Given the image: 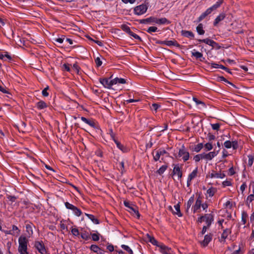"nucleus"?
I'll use <instances>...</instances> for the list:
<instances>
[{
	"label": "nucleus",
	"instance_id": "39",
	"mask_svg": "<svg viewBox=\"0 0 254 254\" xmlns=\"http://www.w3.org/2000/svg\"><path fill=\"white\" fill-rule=\"evenodd\" d=\"M167 168V165H163L157 171V173L159 175H162L166 170Z\"/></svg>",
	"mask_w": 254,
	"mask_h": 254
},
{
	"label": "nucleus",
	"instance_id": "42",
	"mask_svg": "<svg viewBox=\"0 0 254 254\" xmlns=\"http://www.w3.org/2000/svg\"><path fill=\"white\" fill-rule=\"evenodd\" d=\"M174 208L176 211V214L178 215L179 217L182 216V214L180 211V206L179 203L174 206Z\"/></svg>",
	"mask_w": 254,
	"mask_h": 254
},
{
	"label": "nucleus",
	"instance_id": "17",
	"mask_svg": "<svg viewBox=\"0 0 254 254\" xmlns=\"http://www.w3.org/2000/svg\"><path fill=\"white\" fill-rule=\"evenodd\" d=\"M158 247L160 249V252L163 254H172V250L171 248L166 246L163 244H159Z\"/></svg>",
	"mask_w": 254,
	"mask_h": 254
},
{
	"label": "nucleus",
	"instance_id": "20",
	"mask_svg": "<svg viewBox=\"0 0 254 254\" xmlns=\"http://www.w3.org/2000/svg\"><path fill=\"white\" fill-rule=\"evenodd\" d=\"M33 227H35L34 224L31 222L26 224V231L28 234L29 237H30L33 235Z\"/></svg>",
	"mask_w": 254,
	"mask_h": 254
},
{
	"label": "nucleus",
	"instance_id": "5",
	"mask_svg": "<svg viewBox=\"0 0 254 254\" xmlns=\"http://www.w3.org/2000/svg\"><path fill=\"white\" fill-rule=\"evenodd\" d=\"M148 8L147 5L145 4H142L139 5L135 6L134 9V13L135 14L137 15H140L144 14Z\"/></svg>",
	"mask_w": 254,
	"mask_h": 254
},
{
	"label": "nucleus",
	"instance_id": "54",
	"mask_svg": "<svg viewBox=\"0 0 254 254\" xmlns=\"http://www.w3.org/2000/svg\"><path fill=\"white\" fill-rule=\"evenodd\" d=\"M159 107H160V105L159 104L157 103H153L151 106V109L156 112Z\"/></svg>",
	"mask_w": 254,
	"mask_h": 254
},
{
	"label": "nucleus",
	"instance_id": "9",
	"mask_svg": "<svg viewBox=\"0 0 254 254\" xmlns=\"http://www.w3.org/2000/svg\"><path fill=\"white\" fill-rule=\"evenodd\" d=\"M100 82L103 85V86L105 88L110 89L112 85H114L113 82V80H110L109 79L105 78H100L99 79Z\"/></svg>",
	"mask_w": 254,
	"mask_h": 254
},
{
	"label": "nucleus",
	"instance_id": "38",
	"mask_svg": "<svg viewBox=\"0 0 254 254\" xmlns=\"http://www.w3.org/2000/svg\"><path fill=\"white\" fill-rule=\"evenodd\" d=\"M127 33L134 39L138 40L140 42L142 41L141 38L138 35L132 32L131 30H130Z\"/></svg>",
	"mask_w": 254,
	"mask_h": 254
},
{
	"label": "nucleus",
	"instance_id": "45",
	"mask_svg": "<svg viewBox=\"0 0 254 254\" xmlns=\"http://www.w3.org/2000/svg\"><path fill=\"white\" fill-rule=\"evenodd\" d=\"M248 166L250 167H251L253 164V161L254 160V156H253L252 155H249L248 156Z\"/></svg>",
	"mask_w": 254,
	"mask_h": 254
},
{
	"label": "nucleus",
	"instance_id": "33",
	"mask_svg": "<svg viewBox=\"0 0 254 254\" xmlns=\"http://www.w3.org/2000/svg\"><path fill=\"white\" fill-rule=\"evenodd\" d=\"M197 168H196L188 176L189 181H191L197 176Z\"/></svg>",
	"mask_w": 254,
	"mask_h": 254
},
{
	"label": "nucleus",
	"instance_id": "56",
	"mask_svg": "<svg viewBox=\"0 0 254 254\" xmlns=\"http://www.w3.org/2000/svg\"><path fill=\"white\" fill-rule=\"evenodd\" d=\"M49 89V86H47L46 88H45L42 92V95L44 97H47L49 95V93L48 92H47V90Z\"/></svg>",
	"mask_w": 254,
	"mask_h": 254
},
{
	"label": "nucleus",
	"instance_id": "24",
	"mask_svg": "<svg viewBox=\"0 0 254 254\" xmlns=\"http://www.w3.org/2000/svg\"><path fill=\"white\" fill-rule=\"evenodd\" d=\"M182 35L186 37L193 38L194 34L190 31L182 30L181 31Z\"/></svg>",
	"mask_w": 254,
	"mask_h": 254
},
{
	"label": "nucleus",
	"instance_id": "41",
	"mask_svg": "<svg viewBox=\"0 0 254 254\" xmlns=\"http://www.w3.org/2000/svg\"><path fill=\"white\" fill-rule=\"evenodd\" d=\"M92 239L94 241H98L100 239V234L97 233H91Z\"/></svg>",
	"mask_w": 254,
	"mask_h": 254
},
{
	"label": "nucleus",
	"instance_id": "61",
	"mask_svg": "<svg viewBox=\"0 0 254 254\" xmlns=\"http://www.w3.org/2000/svg\"><path fill=\"white\" fill-rule=\"evenodd\" d=\"M222 185L224 187H227V186H232V183L230 181H225L222 183Z\"/></svg>",
	"mask_w": 254,
	"mask_h": 254
},
{
	"label": "nucleus",
	"instance_id": "25",
	"mask_svg": "<svg viewBox=\"0 0 254 254\" xmlns=\"http://www.w3.org/2000/svg\"><path fill=\"white\" fill-rule=\"evenodd\" d=\"M165 45L180 47V45L176 40H166Z\"/></svg>",
	"mask_w": 254,
	"mask_h": 254
},
{
	"label": "nucleus",
	"instance_id": "44",
	"mask_svg": "<svg viewBox=\"0 0 254 254\" xmlns=\"http://www.w3.org/2000/svg\"><path fill=\"white\" fill-rule=\"evenodd\" d=\"M72 211L74 212V214L78 217L80 216L82 214L81 210L76 206L74 207V209Z\"/></svg>",
	"mask_w": 254,
	"mask_h": 254
},
{
	"label": "nucleus",
	"instance_id": "51",
	"mask_svg": "<svg viewBox=\"0 0 254 254\" xmlns=\"http://www.w3.org/2000/svg\"><path fill=\"white\" fill-rule=\"evenodd\" d=\"M64 205L65 207L68 209H70L73 210L75 207L74 205H72V204L69 203L68 202H65L64 203Z\"/></svg>",
	"mask_w": 254,
	"mask_h": 254
},
{
	"label": "nucleus",
	"instance_id": "26",
	"mask_svg": "<svg viewBox=\"0 0 254 254\" xmlns=\"http://www.w3.org/2000/svg\"><path fill=\"white\" fill-rule=\"evenodd\" d=\"M146 237L149 242H150L153 245L156 246L158 247L159 245H158L157 241L154 238V237L150 236L148 234L146 235Z\"/></svg>",
	"mask_w": 254,
	"mask_h": 254
},
{
	"label": "nucleus",
	"instance_id": "49",
	"mask_svg": "<svg viewBox=\"0 0 254 254\" xmlns=\"http://www.w3.org/2000/svg\"><path fill=\"white\" fill-rule=\"evenodd\" d=\"M203 146L207 151L211 150L213 148L212 144L210 142L206 143Z\"/></svg>",
	"mask_w": 254,
	"mask_h": 254
},
{
	"label": "nucleus",
	"instance_id": "11",
	"mask_svg": "<svg viewBox=\"0 0 254 254\" xmlns=\"http://www.w3.org/2000/svg\"><path fill=\"white\" fill-rule=\"evenodd\" d=\"M225 174L224 173H217L212 170L211 173H209L207 176V178H216V179H223L225 177Z\"/></svg>",
	"mask_w": 254,
	"mask_h": 254
},
{
	"label": "nucleus",
	"instance_id": "53",
	"mask_svg": "<svg viewBox=\"0 0 254 254\" xmlns=\"http://www.w3.org/2000/svg\"><path fill=\"white\" fill-rule=\"evenodd\" d=\"M81 237L83 239L85 240H88L90 238V237H89V235L88 233H86V232L82 233L81 234Z\"/></svg>",
	"mask_w": 254,
	"mask_h": 254
},
{
	"label": "nucleus",
	"instance_id": "13",
	"mask_svg": "<svg viewBox=\"0 0 254 254\" xmlns=\"http://www.w3.org/2000/svg\"><path fill=\"white\" fill-rule=\"evenodd\" d=\"M172 174L173 175H177L178 176V179H180L182 177L183 173L181 171V167L179 166V164H176L175 165Z\"/></svg>",
	"mask_w": 254,
	"mask_h": 254
},
{
	"label": "nucleus",
	"instance_id": "4",
	"mask_svg": "<svg viewBox=\"0 0 254 254\" xmlns=\"http://www.w3.org/2000/svg\"><path fill=\"white\" fill-rule=\"evenodd\" d=\"M178 156L179 157H182L184 162L188 161L190 158V153L186 150L184 145H183L182 147L179 149Z\"/></svg>",
	"mask_w": 254,
	"mask_h": 254
},
{
	"label": "nucleus",
	"instance_id": "23",
	"mask_svg": "<svg viewBox=\"0 0 254 254\" xmlns=\"http://www.w3.org/2000/svg\"><path fill=\"white\" fill-rule=\"evenodd\" d=\"M203 144L202 143H199L197 145H194L193 147H190V150L192 151L195 152H199L203 148Z\"/></svg>",
	"mask_w": 254,
	"mask_h": 254
},
{
	"label": "nucleus",
	"instance_id": "52",
	"mask_svg": "<svg viewBox=\"0 0 254 254\" xmlns=\"http://www.w3.org/2000/svg\"><path fill=\"white\" fill-rule=\"evenodd\" d=\"M157 27L151 26L148 28V29L146 30V31L149 33H151L152 32H155L157 31Z\"/></svg>",
	"mask_w": 254,
	"mask_h": 254
},
{
	"label": "nucleus",
	"instance_id": "22",
	"mask_svg": "<svg viewBox=\"0 0 254 254\" xmlns=\"http://www.w3.org/2000/svg\"><path fill=\"white\" fill-rule=\"evenodd\" d=\"M171 22L170 21H169L167 18L164 17L161 18H157L156 17V20L155 21V23H156L157 24L161 25V24H170Z\"/></svg>",
	"mask_w": 254,
	"mask_h": 254
},
{
	"label": "nucleus",
	"instance_id": "63",
	"mask_svg": "<svg viewBox=\"0 0 254 254\" xmlns=\"http://www.w3.org/2000/svg\"><path fill=\"white\" fill-rule=\"evenodd\" d=\"M107 249L110 252H112L114 251V246L112 244H109L108 243L107 245Z\"/></svg>",
	"mask_w": 254,
	"mask_h": 254
},
{
	"label": "nucleus",
	"instance_id": "6",
	"mask_svg": "<svg viewBox=\"0 0 254 254\" xmlns=\"http://www.w3.org/2000/svg\"><path fill=\"white\" fill-rule=\"evenodd\" d=\"M166 154H168V153L165 149L161 148L157 150H154L152 152L153 159L155 161H158L161 156H163Z\"/></svg>",
	"mask_w": 254,
	"mask_h": 254
},
{
	"label": "nucleus",
	"instance_id": "40",
	"mask_svg": "<svg viewBox=\"0 0 254 254\" xmlns=\"http://www.w3.org/2000/svg\"><path fill=\"white\" fill-rule=\"evenodd\" d=\"M5 53V54L3 55L2 53L0 52V59L2 60H5L4 58H6L8 60H11V57H10V56L9 55L7 52H6Z\"/></svg>",
	"mask_w": 254,
	"mask_h": 254
},
{
	"label": "nucleus",
	"instance_id": "64",
	"mask_svg": "<svg viewBox=\"0 0 254 254\" xmlns=\"http://www.w3.org/2000/svg\"><path fill=\"white\" fill-rule=\"evenodd\" d=\"M70 65L68 64H63V67L64 70H65L67 71H69L70 70Z\"/></svg>",
	"mask_w": 254,
	"mask_h": 254
},
{
	"label": "nucleus",
	"instance_id": "36",
	"mask_svg": "<svg viewBox=\"0 0 254 254\" xmlns=\"http://www.w3.org/2000/svg\"><path fill=\"white\" fill-rule=\"evenodd\" d=\"M114 142L116 143V144L117 145V146L119 149H120L122 151H124V152L125 151L126 148L119 141H118L117 139H116L114 140Z\"/></svg>",
	"mask_w": 254,
	"mask_h": 254
},
{
	"label": "nucleus",
	"instance_id": "55",
	"mask_svg": "<svg viewBox=\"0 0 254 254\" xmlns=\"http://www.w3.org/2000/svg\"><path fill=\"white\" fill-rule=\"evenodd\" d=\"M224 146L227 148H230L232 147V142L227 140L224 143Z\"/></svg>",
	"mask_w": 254,
	"mask_h": 254
},
{
	"label": "nucleus",
	"instance_id": "62",
	"mask_svg": "<svg viewBox=\"0 0 254 254\" xmlns=\"http://www.w3.org/2000/svg\"><path fill=\"white\" fill-rule=\"evenodd\" d=\"M109 133L110 134L111 137L114 141L116 139L115 137V134L113 132V129L112 128L109 129Z\"/></svg>",
	"mask_w": 254,
	"mask_h": 254
},
{
	"label": "nucleus",
	"instance_id": "46",
	"mask_svg": "<svg viewBox=\"0 0 254 254\" xmlns=\"http://www.w3.org/2000/svg\"><path fill=\"white\" fill-rule=\"evenodd\" d=\"M99 248H100L96 245H92L90 247L91 251L96 253H98V251L99 250Z\"/></svg>",
	"mask_w": 254,
	"mask_h": 254
},
{
	"label": "nucleus",
	"instance_id": "16",
	"mask_svg": "<svg viewBox=\"0 0 254 254\" xmlns=\"http://www.w3.org/2000/svg\"><path fill=\"white\" fill-rule=\"evenodd\" d=\"M213 234L209 233L204 236V240L201 242V245L204 247H206L209 243L212 240Z\"/></svg>",
	"mask_w": 254,
	"mask_h": 254
},
{
	"label": "nucleus",
	"instance_id": "60",
	"mask_svg": "<svg viewBox=\"0 0 254 254\" xmlns=\"http://www.w3.org/2000/svg\"><path fill=\"white\" fill-rule=\"evenodd\" d=\"M95 63H96V65L97 67L101 66L102 64V62L101 61L100 58H99V57H97L95 59Z\"/></svg>",
	"mask_w": 254,
	"mask_h": 254
},
{
	"label": "nucleus",
	"instance_id": "34",
	"mask_svg": "<svg viewBox=\"0 0 254 254\" xmlns=\"http://www.w3.org/2000/svg\"><path fill=\"white\" fill-rule=\"evenodd\" d=\"M216 192V189L213 187H211L207 190V193L209 197H212Z\"/></svg>",
	"mask_w": 254,
	"mask_h": 254
},
{
	"label": "nucleus",
	"instance_id": "10",
	"mask_svg": "<svg viewBox=\"0 0 254 254\" xmlns=\"http://www.w3.org/2000/svg\"><path fill=\"white\" fill-rule=\"evenodd\" d=\"M214 221V215L211 213L205 214L204 215L203 221L206 224V226L210 227Z\"/></svg>",
	"mask_w": 254,
	"mask_h": 254
},
{
	"label": "nucleus",
	"instance_id": "47",
	"mask_svg": "<svg viewBox=\"0 0 254 254\" xmlns=\"http://www.w3.org/2000/svg\"><path fill=\"white\" fill-rule=\"evenodd\" d=\"M248 217V215L246 212H243L242 214V221L243 223V224H245L247 222V218Z\"/></svg>",
	"mask_w": 254,
	"mask_h": 254
},
{
	"label": "nucleus",
	"instance_id": "58",
	"mask_svg": "<svg viewBox=\"0 0 254 254\" xmlns=\"http://www.w3.org/2000/svg\"><path fill=\"white\" fill-rule=\"evenodd\" d=\"M211 127L213 129L218 130L220 128V124L218 123L211 124Z\"/></svg>",
	"mask_w": 254,
	"mask_h": 254
},
{
	"label": "nucleus",
	"instance_id": "50",
	"mask_svg": "<svg viewBox=\"0 0 254 254\" xmlns=\"http://www.w3.org/2000/svg\"><path fill=\"white\" fill-rule=\"evenodd\" d=\"M253 194H251L248 196L247 199V202H251L252 201H253L254 200V189H253Z\"/></svg>",
	"mask_w": 254,
	"mask_h": 254
},
{
	"label": "nucleus",
	"instance_id": "48",
	"mask_svg": "<svg viewBox=\"0 0 254 254\" xmlns=\"http://www.w3.org/2000/svg\"><path fill=\"white\" fill-rule=\"evenodd\" d=\"M121 28L127 33L130 30L129 27L126 24H122L121 26Z\"/></svg>",
	"mask_w": 254,
	"mask_h": 254
},
{
	"label": "nucleus",
	"instance_id": "43",
	"mask_svg": "<svg viewBox=\"0 0 254 254\" xmlns=\"http://www.w3.org/2000/svg\"><path fill=\"white\" fill-rule=\"evenodd\" d=\"M122 248H123L124 250L126 251L129 254H133V251L132 250L127 246L125 245H122L121 246Z\"/></svg>",
	"mask_w": 254,
	"mask_h": 254
},
{
	"label": "nucleus",
	"instance_id": "7",
	"mask_svg": "<svg viewBox=\"0 0 254 254\" xmlns=\"http://www.w3.org/2000/svg\"><path fill=\"white\" fill-rule=\"evenodd\" d=\"M34 247L41 254H47V251L42 241H36Z\"/></svg>",
	"mask_w": 254,
	"mask_h": 254
},
{
	"label": "nucleus",
	"instance_id": "19",
	"mask_svg": "<svg viewBox=\"0 0 254 254\" xmlns=\"http://www.w3.org/2000/svg\"><path fill=\"white\" fill-rule=\"evenodd\" d=\"M81 120L90 127L93 128L96 127V124L92 119H88L84 117H81Z\"/></svg>",
	"mask_w": 254,
	"mask_h": 254
},
{
	"label": "nucleus",
	"instance_id": "35",
	"mask_svg": "<svg viewBox=\"0 0 254 254\" xmlns=\"http://www.w3.org/2000/svg\"><path fill=\"white\" fill-rule=\"evenodd\" d=\"M86 216L95 224H98L99 223V221L97 218H95L94 216L92 214H86Z\"/></svg>",
	"mask_w": 254,
	"mask_h": 254
},
{
	"label": "nucleus",
	"instance_id": "3",
	"mask_svg": "<svg viewBox=\"0 0 254 254\" xmlns=\"http://www.w3.org/2000/svg\"><path fill=\"white\" fill-rule=\"evenodd\" d=\"M124 204L125 206L128 208V211L132 213L133 215H135L137 216V218H139L140 214L138 212L137 207L136 205H133L132 203H130L129 201L127 200H125L124 201Z\"/></svg>",
	"mask_w": 254,
	"mask_h": 254
},
{
	"label": "nucleus",
	"instance_id": "59",
	"mask_svg": "<svg viewBox=\"0 0 254 254\" xmlns=\"http://www.w3.org/2000/svg\"><path fill=\"white\" fill-rule=\"evenodd\" d=\"M193 100L196 103V104H202L203 107L205 106V104L204 102L198 100L196 98H193Z\"/></svg>",
	"mask_w": 254,
	"mask_h": 254
},
{
	"label": "nucleus",
	"instance_id": "8",
	"mask_svg": "<svg viewBox=\"0 0 254 254\" xmlns=\"http://www.w3.org/2000/svg\"><path fill=\"white\" fill-rule=\"evenodd\" d=\"M201 198L202 197L200 195H199L196 200L194 205L192 206V210L193 213L197 212L198 210L200 209L202 202Z\"/></svg>",
	"mask_w": 254,
	"mask_h": 254
},
{
	"label": "nucleus",
	"instance_id": "27",
	"mask_svg": "<svg viewBox=\"0 0 254 254\" xmlns=\"http://www.w3.org/2000/svg\"><path fill=\"white\" fill-rule=\"evenodd\" d=\"M217 153L215 151H212L208 153H206V161L211 160L217 155Z\"/></svg>",
	"mask_w": 254,
	"mask_h": 254
},
{
	"label": "nucleus",
	"instance_id": "31",
	"mask_svg": "<svg viewBox=\"0 0 254 254\" xmlns=\"http://www.w3.org/2000/svg\"><path fill=\"white\" fill-rule=\"evenodd\" d=\"M194 201V195H192L189 199L187 203L186 211L188 212L189 209Z\"/></svg>",
	"mask_w": 254,
	"mask_h": 254
},
{
	"label": "nucleus",
	"instance_id": "1",
	"mask_svg": "<svg viewBox=\"0 0 254 254\" xmlns=\"http://www.w3.org/2000/svg\"><path fill=\"white\" fill-rule=\"evenodd\" d=\"M224 2V0H218L212 6L207 8L204 12H203L198 18L197 22H199L205 18L208 15L210 14L213 11L218 8Z\"/></svg>",
	"mask_w": 254,
	"mask_h": 254
},
{
	"label": "nucleus",
	"instance_id": "57",
	"mask_svg": "<svg viewBox=\"0 0 254 254\" xmlns=\"http://www.w3.org/2000/svg\"><path fill=\"white\" fill-rule=\"evenodd\" d=\"M71 233L75 236H77L79 235V231L77 228H72L71 229Z\"/></svg>",
	"mask_w": 254,
	"mask_h": 254
},
{
	"label": "nucleus",
	"instance_id": "18",
	"mask_svg": "<svg viewBox=\"0 0 254 254\" xmlns=\"http://www.w3.org/2000/svg\"><path fill=\"white\" fill-rule=\"evenodd\" d=\"M198 41L199 42L204 43L207 45H209L212 46L213 48H214L216 46H218V44L216 42L212 40H210L208 38H206V39H202V40L199 39V40H198Z\"/></svg>",
	"mask_w": 254,
	"mask_h": 254
},
{
	"label": "nucleus",
	"instance_id": "2",
	"mask_svg": "<svg viewBox=\"0 0 254 254\" xmlns=\"http://www.w3.org/2000/svg\"><path fill=\"white\" fill-rule=\"evenodd\" d=\"M18 252L20 254H29L27 252L28 241L25 236H21L18 239Z\"/></svg>",
	"mask_w": 254,
	"mask_h": 254
},
{
	"label": "nucleus",
	"instance_id": "32",
	"mask_svg": "<svg viewBox=\"0 0 254 254\" xmlns=\"http://www.w3.org/2000/svg\"><path fill=\"white\" fill-rule=\"evenodd\" d=\"M196 31L199 35H203L205 33V31L203 29V24L199 23L196 27Z\"/></svg>",
	"mask_w": 254,
	"mask_h": 254
},
{
	"label": "nucleus",
	"instance_id": "29",
	"mask_svg": "<svg viewBox=\"0 0 254 254\" xmlns=\"http://www.w3.org/2000/svg\"><path fill=\"white\" fill-rule=\"evenodd\" d=\"M113 82L114 85L117 83L125 84L126 80L124 78L116 77L113 79Z\"/></svg>",
	"mask_w": 254,
	"mask_h": 254
},
{
	"label": "nucleus",
	"instance_id": "14",
	"mask_svg": "<svg viewBox=\"0 0 254 254\" xmlns=\"http://www.w3.org/2000/svg\"><path fill=\"white\" fill-rule=\"evenodd\" d=\"M231 229L226 228L223 230V231L221 234V236L220 239H219V241L220 242L225 243L226 239L228 237V235L231 233Z\"/></svg>",
	"mask_w": 254,
	"mask_h": 254
},
{
	"label": "nucleus",
	"instance_id": "28",
	"mask_svg": "<svg viewBox=\"0 0 254 254\" xmlns=\"http://www.w3.org/2000/svg\"><path fill=\"white\" fill-rule=\"evenodd\" d=\"M47 104L43 101H40L36 104V107L38 109L42 110L47 107Z\"/></svg>",
	"mask_w": 254,
	"mask_h": 254
},
{
	"label": "nucleus",
	"instance_id": "15",
	"mask_svg": "<svg viewBox=\"0 0 254 254\" xmlns=\"http://www.w3.org/2000/svg\"><path fill=\"white\" fill-rule=\"evenodd\" d=\"M156 20V17L153 16L149 17L145 19H139L137 20L136 21L139 22L140 24H151L155 23Z\"/></svg>",
	"mask_w": 254,
	"mask_h": 254
},
{
	"label": "nucleus",
	"instance_id": "37",
	"mask_svg": "<svg viewBox=\"0 0 254 254\" xmlns=\"http://www.w3.org/2000/svg\"><path fill=\"white\" fill-rule=\"evenodd\" d=\"M127 33L134 39L138 40L140 42L142 41L141 38L138 35L132 32L131 30H130Z\"/></svg>",
	"mask_w": 254,
	"mask_h": 254
},
{
	"label": "nucleus",
	"instance_id": "30",
	"mask_svg": "<svg viewBox=\"0 0 254 254\" xmlns=\"http://www.w3.org/2000/svg\"><path fill=\"white\" fill-rule=\"evenodd\" d=\"M192 55L197 59H199L200 61H203V60L201 59L203 57L202 53L193 50V52H192Z\"/></svg>",
	"mask_w": 254,
	"mask_h": 254
},
{
	"label": "nucleus",
	"instance_id": "21",
	"mask_svg": "<svg viewBox=\"0 0 254 254\" xmlns=\"http://www.w3.org/2000/svg\"><path fill=\"white\" fill-rule=\"evenodd\" d=\"M226 17V14L224 13H220L217 17L215 19L213 22V25L216 26L217 24L221 21H222Z\"/></svg>",
	"mask_w": 254,
	"mask_h": 254
},
{
	"label": "nucleus",
	"instance_id": "12",
	"mask_svg": "<svg viewBox=\"0 0 254 254\" xmlns=\"http://www.w3.org/2000/svg\"><path fill=\"white\" fill-rule=\"evenodd\" d=\"M20 232V230L18 229V228L16 226H15L14 225H12L11 230H6V231H4V233L6 235L8 234V235H11L13 236L18 235H19Z\"/></svg>",
	"mask_w": 254,
	"mask_h": 254
}]
</instances>
